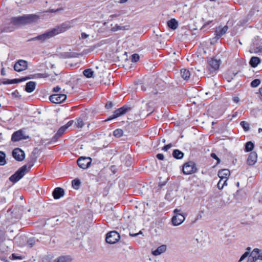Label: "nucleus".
I'll return each mask as SVG.
<instances>
[{
	"label": "nucleus",
	"mask_w": 262,
	"mask_h": 262,
	"mask_svg": "<svg viewBox=\"0 0 262 262\" xmlns=\"http://www.w3.org/2000/svg\"><path fill=\"white\" fill-rule=\"evenodd\" d=\"M71 26L67 23H63L60 26H57L56 28H53L45 33L38 35L36 37L31 38L29 41H33L39 40L41 42L55 36L61 33L64 32L71 28Z\"/></svg>",
	"instance_id": "f257e3e1"
},
{
	"label": "nucleus",
	"mask_w": 262,
	"mask_h": 262,
	"mask_svg": "<svg viewBox=\"0 0 262 262\" xmlns=\"http://www.w3.org/2000/svg\"><path fill=\"white\" fill-rule=\"evenodd\" d=\"M35 161L34 158H31L26 164L19 168L9 178V180L14 183L18 182L24 176L26 173L30 170L31 167L34 165Z\"/></svg>",
	"instance_id": "f03ea898"
},
{
	"label": "nucleus",
	"mask_w": 262,
	"mask_h": 262,
	"mask_svg": "<svg viewBox=\"0 0 262 262\" xmlns=\"http://www.w3.org/2000/svg\"><path fill=\"white\" fill-rule=\"evenodd\" d=\"M39 18L36 14H28L23 16L11 17L10 19L11 23L15 26L25 25L37 21Z\"/></svg>",
	"instance_id": "7ed1b4c3"
},
{
	"label": "nucleus",
	"mask_w": 262,
	"mask_h": 262,
	"mask_svg": "<svg viewBox=\"0 0 262 262\" xmlns=\"http://www.w3.org/2000/svg\"><path fill=\"white\" fill-rule=\"evenodd\" d=\"M221 64V60L214 57L211 58L207 62V70L210 75L213 76L219 70Z\"/></svg>",
	"instance_id": "20e7f679"
},
{
	"label": "nucleus",
	"mask_w": 262,
	"mask_h": 262,
	"mask_svg": "<svg viewBox=\"0 0 262 262\" xmlns=\"http://www.w3.org/2000/svg\"><path fill=\"white\" fill-rule=\"evenodd\" d=\"M198 168L194 162L189 161L184 163L182 166V172L185 175L196 173Z\"/></svg>",
	"instance_id": "39448f33"
},
{
	"label": "nucleus",
	"mask_w": 262,
	"mask_h": 262,
	"mask_svg": "<svg viewBox=\"0 0 262 262\" xmlns=\"http://www.w3.org/2000/svg\"><path fill=\"white\" fill-rule=\"evenodd\" d=\"M131 109L132 108L130 107L127 106L126 105H123L122 107L115 110L113 114L110 116L107 119L105 120V121H110L118 118L130 111Z\"/></svg>",
	"instance_id": "423d86ee"
},
{
	"label": "nucleus",
	"mask_w": 262,
	"mask_h": 262,
	"mask_svg": "<svg viewBox=\"0 0 262 262\" xmlns=\"http://www.w3.org/2000/svg\"><path fill=\"white\" fill-rule=\"evenodd\" d=\"M74 120H70L66 125L61 126L58 129L55 135L52 137V141L53 142H56L57 141L58 138L61 137L65 133L67 129L69 127H71L74 124Z\"/></svg>",
	"instance_id": "0eeeda50"
},
{
	"label": "nucleus",
	"mask_w": 262,
	"mask_h": 262,
	"mask_svg": "<svg viewBox=\"0 0 262 262\" xmlns=\"http://www.w3.org/2000/svg\"><path fill=\"white\" fill-rule=\"evenodd\" d=\"M250 52L258 53L262 52V39L255 38L250 47Z\"/></svg>",
	"instance_id": "6e6552de"
},
{
	"label": "nucleus",
	"mask_w": 262,
	"mask_h": 262,
	"mask_svg": "<svg viewBox=\"0 0 262 262\" xmlns=\"http://www.w3.org/2000/svg\"><path fill=\"white\" fill-rule=\"evenodd\" d=\"M180 210L175 209L174 212L176 215L171 219L172 224L173 226H178L181 224L185 220V216L181 213H180Z\"/></svg>",
	"instance_id": "1a4fd4ad"
},
{
	"label": "nucleus",
	"mask_w": 262,
	"mask_h": 262,
	"mask_svg": "<svg viewBox=\"0 0 262 262\" xmlns=\"http://www.w3.org/2000/svg\"><path fill=\"white\" fill-rule=\"evenodd\" d=\"M120 234L116 231H112L108 232L106 235V242L111 244L117 243L120 239Z\"/></svg>",
	"instance_id": "9d476101"
},
{
	"label": "nucleus",
	"mask_w": 262,
	"mask_h": 262,
	"mask_svg": "<svg viewBox=\"0 0 262 262\" xmlns=\"http://www.w3.org/2000/svg\"><path fill=\"white\" fill-rule=\"evenodd\" d=\"M92 159L90 157H80L77 160V165L82 169L88 168L91 164Z\"/></svg>",
	"instance_id": "9b49d317"
},
{
	"label": "nucleus",
	"mask_w": 262,
	"mask_h": 262,
	"mask_svg": "<svg viewBox=\"0 0 262 262\" xmlns=\"http://www.w3.org/2000/svg\"><path fill=\"white\" fill-rule=\"evenodd\" d=\"M28 67V61L23 59L17 60L14 66V69L17 72H20L27 69Z\"/></svg>",
	"instance_id": "f8f14e48"
},
{
	"label": "nucleus",
	"mask_w": 262,
	"mask_h": 262,
	"mask_svg": "<svg viewBox=\"0 0 262 262\" xmlns=\"http://www.w3.org/2000/svg\"><path fill=\"white\" fill-rule=\"evenodd\" d=\"M67 98V95L63 94H52L49 97V99L51 102L59 104L63 102Z\"/></svg>",
	"instance_id": "ddd939ff"
},
{
	"label": "nucleus",
	"mask_w": 262,
	"mask_h": 262,
	"mask_svg": "<svg viewBox=\"0 0 262 262\" xmlns=\"http://www.w3.org/2000/svg\"><path fill=\"white\" fill-rule=\"evenodd\" d=\"M27 138H28V136L24 135L22 129L15 132L11 136V140L13 142H17L21 140L27 139Z\"/></svg>",
	"instance_id": "4468645a"
},
{
	"label": "nucleus",
	"mask_w": 262,
	"mask_h": 262,
	"mask_svg": "<svg viewBox=\"0 0 262 262\" xmlns=\"http://www.w3.org/2000/svg\"><path fill=\"white\" fill-rule=\"evenodd\" d=\"M12 155L14 158L18 161H21L25 158L24 151L19 148H15L13 150Z\"/></svg>",
	"instance_id": "2eb2a0df"
},
{
	"label": "nucleus",
	"mask_w": 262,
	"mask_h": 262,
	"mask_svg": "<svg viewBox=\"0 0 262 262\" xmlns=\"http://www.w3.org/2000/svg\"><path fill=\"white\" fill-rule=\"evenodd\" d=\"M15 29V27L10 20V22L5 23L0 26V33L11 32L13 31Z\"/></svg>",
	"instance_id": "dca6fc26"
},
{
	"label": "nucleus",
	"mask_w": 262,
	"mask_h": 262,
	"mask_svg": "<svg viewBox=\"0 0 262 262\" xmlns=\"http://www.w3.org/2000/svg\"><path fill=\"white\" fill-rule=\"evenodd\" d=\"M228 30V26L227 25H226L223 27L219 26V27L216 28L215 31V38L219 39L222 36H223L227 32Z\"/></svg>",
	"instance_id": "f3484780"
},
{
	"label": "nucleus",
	"mask_w": 262,
	"mask_h": 262,
	"mask_svg": "<svg viewBox=\"0 0 262 262\" xmlns=\"http://www.w3.org/2000/svg\"><path fill=\"white\" fill-rule=\"evenodd\" d=\"M230 175V171L228 169H223L219 171L218 176L220 179L227 181Z\"/></svg>",
	"instance_id": "a211bd4d"
},
{
	"label": "nucleus",
	"mask_w": 262,
	"mask_h": 262,
	"mask_svg": "<svg viewBox=\"0 0 262 262\" xmlns=\"http://www.w3.org/2000/svg\"><path fill=\"white\" fill-rule=\"evenodd\" d=\"M257 155L256 152H251L247 160V163L249 165H253L257 161Z\"/></svg>",
	"instance_id": "6ab92c4d"
},
{
	"label": "nucleus",
	"mask_w": 262,
	"mask_h": 262,
	"mask_svg": "<svg viewBox=\"0 0 262 262\" xmlns=\"http://www.w3.org/2000/svg\"><path fill=\"white\" fill-rule=\"evenodd\" d=\"M52 195L55 199L57 200L64 195V191L62 188L56 187L53 191Z\"/></svg>",
	"instance_id": "aec40b11"
},
{
	"label": "nucleus",
	"mask_w": 262,
	"mask_h": 262,
	"mask_svg": "<svg viewBox=\"0 0 262 262\" xmlns=\"http://www.w3.org/2000/svg\"><path fill=\"white\" fill-rule=\"evenodd\" d=\"M260 251L258 249H254L250 253V255L253 257L255 259L262 260V253H260Z\"/></svg>",
	"instance_id": "412c9836"
},
{
	"label": "nucleus",
	"mask_w": 262,
	"mask_h": 262,
	"mask_svg": "<svg viewBox=\"0 0 262 262\" xmlns=\"http://www.w3.org/2000/svg\"><path fill=\"white\" fill-rule=\"evenodd\" d=\"M36 83L34 81H29L26 83L25 91L31 93L35 89Z\"/></svg>",
	"instance_id": "4be33fe9"
},
{
	"label": "nucleus",
	"mask_w": 262,
	"mask_h": 262,
	"mask_svg": "<svg viewBox=\"0 0 262 262\" xmlns=\"http://www.w3.org/2000/svg\"><path fill=\"white\" fill-rule=\"evenodd\" d=\"M166 250V246L165 245H162L158 247L157 249L155 250L152 251V253L154 255L157 256L165 252Z\"/></svg>",
	"instance_id": "5701e85b"
},
{
	"label": "nucleus",
	"mask_w": 262,
	"mask_h": 262,
	"mask_svg": "<svg viewBox=\"0 0 262 262\" xmlns=\"http://www.w3.org/2000/svg\"><path fill=\"white\" fill-rule=\"evenodd\" d=\"M260 61L261 60L259 57L253 56L250 59L249 64L252 68H255L258 66Z\"/></svg>",
	"instance_id": "b1692460"
},
{
	"label": "nucleus",
	"mask_w": 262,
	"mask_h": 262,
	"mask_svg": "<svg viewBox=\"0 0 262 262\" xmlns=\"http://www.w3.org/2000/svg\"><path fill=\"white\" fill-rule=\"evenodd\" d=\"M74 122V126L78 129L82 128L85 125L84 120L81 118H76Z\"/></svg>",
	"instance_id": "393cba45"
},
{
	"label": "nucleus",
	"mask_w": 262,
	"mask_h": 262,
	"mask_svg": "<svg viewBox=\"0 0 262 262\" xmlns=\"http://www.w3.org/2000/svg\"><path fill=\"white\" fill-rule=\"evenodd\" d=\"M167 26L170 28L175 30L178 26V22L174 18L171 19L167 21Z\"/></svg>",
	"instance_id": "a878e982"
},
{
	"label": "nucleus",
	"mask_w": 262,
	"mask_h": 262,
	"mask_svg": "<svg viewBox=\"0 0 262 262\" xmlns=\"http://www.w3.org/2000/svg\"><path fill=\"white\" fill-rule=\"evenodd\" d=\"M181 75L184 80H188L190 77V72L188 70L183 69L181 70Z\"/></svg>",
	"instance_id": "bb28decb"
},
{
	"label": "nucleus",
	"mask_w": 262,
	"mask_h": 262,
	"mask_svg": "<svg viewBox=\"0 0 262 262\" xmlns=\"http://www.w3.org/2000/svg\"><path fill=\"white\" fill-rule=\"evenodd\" d=\"M184 153L179 149H174L172 152L173 157L177 159H181L184 157Z\"/></svg>",
	"instance_id": "cd10ccee"
},
{
	"label": "nucleus",
	"mask_w": 262,
	"mask_h": 262,
	"mask_svg": "<svg viewBox=\"0 0 262 262\" xmlns=\"http://www.w3.org/2000/svg\"><path fill=\"white\" fill-rule=\"evenodd\" d=\"M254 147V144L252 142L249 141L246 143L245 150L246 152L251 151L253 149Z\"/></svg>",
	"instance_id": "c85d7f7f"
},
{
	"label": "nucleus",
	"mask_w": 262,
	"mask_h": 262,
	"mask_svg": "<svg viewBox=\"0 0 262 262\" xmlns=\"http://www.w3.org/2000/svg\"><path fill=\"white\" fill-rule=\"evenodd\" d=\"M70 257L65 256H61L55 259V262H71Z\"/></svg>",
	"instance_id": "c756f323"
},
{
	"label": "nucleus",
	"mask_w": 262,
	"mask_h": 262,
	"mask_svg": "<svg viewBox=\"0 0 262 262\" xmlns=\"http://www.w3.org/2000/svg\"><path fill=\"white\" fill-rule=\"evenodd\" d=\"M80 184L81 182L80 180L78 179H74L72 181V187L75 189H78L79 188Z\"/></svg>",
	"instance_id": "7c9ffc66"
},
{
	"label": "nucleus",
	"mask_w": 262,
	"mask_h": 262,
	"mask_svg": "<svg viewBox=\"0 0 262 262\" xmlns=\"http://www.w3.org/2000/svg\"><path fill=\"white\" fill-rule=\"evenodd\" d=\"M83 74L84 76H85L86 78H89L93 76L94 72L92 71V69H88L83 71Z\"/></svg>",
	"instance_id": "2f4dec72"
},
{
	"label": "nucleus",
	"mask_w": 262,
	"mask_h": 262,
	"mask_svg": "<svg viewBox=\"0 0 262 262\" xmlns=\"http://www.w3.org/2000/svg\"><path fill=\"white\" fill-rule=\"evenodd\" d=\"M31 76L32 78L34 79L45 78L48 77V75L47 73H37Z\"/></svg>",
	"instance_id": "473e14b6"
},
{
	"label": "nucleus",
	"mask_w": 262,
	"mask_h": 262,
	"mask_svg": "<svg viewBox=\"0 0 262 262\" xmlns=\"http://www.w3.org/2000/svg\"><path fill=\"white\" fill-rule=\"evenodd\" d=\"M6 163V154L4 152L0 151V165L3 166Z\"/></svg>",
	"instance_id": "72a5a7b5"
},
{
	"label": "nucleus",
	"mask_w": 262,
	"mask_h": 262,
	"mask_svg": "<svg viewBox=\"0 0 262 262\" xmlns=\"http://www.w3.org/2000/svg\"><path fill=\"white\" fill-rule=\"evenodd\" d=\"M9 248L8 246L6 245L5 242L0 243V251L3 253L8 251Z\"/></svg>",
	"instance_id": "f704fd0d"
},
{
	"label": "nucleus",
	"mask_w": 262,
	"mask_h": 262,
	"mask_svg": "<svg viewBox=\"0 0 262 262\" xmlns=\"http://www.w3.org/2000/svg\"><path fill=\"white\" fill-rule=\"evenodd\" d=\"M25 258L24 255H20L17 253H13L11 255L10 259L11 260H22Z\"/></svg>",
	"instance_id": "c9c22d12"
},
{
	"label": "nucleus",
	"mask_w": 262,
	"mask_h": 262,
	"mask_svg": "<svg viewBox=\"0 0 262 262\" xmlns=\"http://www.w3.org/2000/svg\"><path fill=\"white\" fill-rule=\"evenodd\" d=\"M123 132L122 129L120 128L116 129L113 132V135L117 138L121 137L123 135Z\"/></svg>",
	"instance_id": "e433bc0d"
},
{
	"label": "nucleus",
	"mask_w": 262,
	"mask_h": 262,
	"mask_svg": "<svg viewBox=\"0 0 262 262\" xmlns=\"http://www.w3.org/2000/svg\"><path fill=\"white\" fill-rule=\"evenodd\" d=\"M240 125L242 126L244 130L246 132L249 129V124L245 121H242L240 122Z\"/></svg>",
	"instance_id": "4c0bfd02"
},
{
	"label": "nucleus",
	"mask_w": 262,
	"mask_h": 262,
	"mask_svg": "<svg viewBox=\"0 0 262 262\" xmlns=\"http://www.w3.org/2000/svg\"><path fill=\"white\" fill-rule=\"evenodd\" d=\"M227 183L226 180H223L220 179L217 183V187L219 189H222L224 186H227Z\"/></svg>",
	"instance_id": "58836bf2"
},
{
	"label": "nucleus",
	"mask_w": 262,
	"mask_h": 262,
	"mask_svg": "<svg viewBox=\"0 0 262 262\" xmlns=\"http://www.w3.org/2000/svg\"><path fill=\"white\" fill-rule=\"evenodd\" d=\"M260 80L259 79H255L252 81L250 85L252 88H256L260 84Z\"/></svg>",
	"instance_id": "ea45409f"
},
{
	"label": "nucleus",
	"mask_w": 262,
	"mask_h": 262,
	"mask_svg": "<svg viewBox=\"0 0 262 262\" xmlns=\"http://www.w3.org/2000/svg\"><path fill=\"white\" fill-rule=\"evenodd\" d=\"M42 262H55V259H53V257L47 255L42 258Z\"/></svg>",
	"instance_id": "a19ab883"
},
{
	"label": "nucleus",
	"mask_w": 262,
	"mask_h": 262,
	"mask_svg": "<svg viewBox=\"0 0 262 262\" xmlns=\"http://www.w3.org/2000/svg\"><path fill=\"white\" fill-rule=\"evenodd\" d=\"M140 59V56L138 54H134L132 55L131 60L132 62H136Z\"/></svg>",
	"instance_id": "79ce46f5"
},
{
	"label": "nucleus",
	"mask_w": 262,
	"mask_h": 262,
	"mask_svg": "<svg viewBox=\"0 0 262 262\" xmlns=\"http://www.w3.org/2000/svg\"><path fill=\"white\" fill-rule=\"evenodd\" d=\"M250 249H251L250 247L247 248V251L245 252V253L242 255V256L241 257L238 262L242 261L243 260H244L246 257H247L248 256Z\"/></svg>",
	"instance_id": "37998d69"
},
{
	"label": "nucleus",
	"mask_w": 262,
	"mask_h": 262,
	"mask_svg": "<svg viewBox=\"0 0 262 262\" xmlns=\"http://www.w3.org/2000/svg\"><path fill=\"white\" fill-rule=\"evenodd\" d=\"M6 240V236L5 233L2 231H0V243L5 242Z\"/></svg>",
	"instance_id": "c03bdc74"
},
{
	"label": "nucleus",
	"mask_w": 262,
	"mask_h": 262,
	"mask_svg": "<svg viewBox=\"0 0 262 262\" xmlns=\"http://www.w3.org/2000/svg\"><path fill=\"white\" fill-rule=\"evenodd\" d=\"M21 82V80H19V79H13L11 80H9L7 83L8 84H14V83H18Z\"/></svg>",
	"instance_id": "a18cd8bd"
},
{
	"label": "nucleus",
	"mask_w": 262,
	"mask_h": 262,
	"mask_svg": "<svg viewBox=\"0 0 262 262\" xmlns=\"http://www.w3.org/2000/svg\"><path fill=\"white\" fill-rule=\"evenodd\" d=\"M210 156L213 159L217 161V164H219L220 162V158L217 156V155L215 153H211Z\"/></svg>",
	"instance_id": "49530a36"
},
{
	"label": "nucleus",
	"mask_w": 262,
	"mask_h": 262,
	"mask_svg": "<svg viewBox=\"0 0 262 262\" xmlns=\"http://www.w3.org/2000/svg\"><path fill=\"white\" fill-rule=\"evenodd\" d=\"M113 104L112 102L111 101H108L106 104H105V107L106 108V109H111L113 107Z\"/></svg>",
	"instance_id": "de8ad7c7"
},
{
	"label": "nucleus",
	"mask_w": 262,
	"mask_h": 262,
	"mask_svg": "<svg viewBox=\"0 0 262 262\" xmlns=\"http://www.w3.org/2000/svg\"><path fill=\"white\" fill-rule=\"evenodd\" d=\"M171 147H172V144L171 143H169L167 145H165L164 147H163L162 150L165 151H166L168 149H169Z\"/></svg>",
	"instance_id": "09e8293b"
},
{
	"label": "nucleus",
	"mask_w": 262,
	"mask_h": 262,
	"mask_svg": "<svg viewBox=\"0 0 262 262\" xmlns=\"http://www.w3.org/2000/svg\"><path fill=\"white\" fill-rule=\"evenodd\" d=\"M156 157L160 160H163L164 159V156L162 154H158L156 155Z\"/></svg>",
	"instance_id": "8fccbe9b"
},
{
	"label": "nucleus",
	"mask_w": 262,
	"mask_h": 262,
	"mask_svg": "<svg viewBox=\"0 0 262 262\" xmlns=\"http://www.w3.org/2000/svg\"><path fill=\"white\" fill-rule=\"evenodd\" d=\"M32 79L31 75L30 76H27V77H23L21 78H19V80H21V82H23L28 79Z\"/></svg>",
	"instance_id": "3c124183"
},
{
	"label": "nucleus",
	"mask_w": 262,
	"mask_h": 262,
	"mask_svg": "<svg viewBox=\"0 0 262 262\" xmlns=\"http://www.w3.org/2000/svg\"><path fill=\"white\" fill-rule=\"evenodd\" d=\"M256 260V259H255L254 258H253V257H251V256L249 255L248 258L247 262H255Z\"/></svg>",
	"instance_id": "603ef678"
},
{
	"label": "nucleus",
	"mask_w": 262,
	"mask_h": 262,
	"mask_svg": "<svg viewBox=\"0 0 262 262\" xmlns=\"http://www.w3.org/2000/svg\"><path fill=\"white\" fill-rule=\"evenodd\" d=\"M60 88L58 86H57L53 88V91L54 92H58L60 91Z\"/></svg>",
	"instance_id": "864d4df0"
},
{
	"label": "nucleus",
	"mask_w": 262,
	"mask_h": 262,
	"mask_svg": "<svg viewBox=\"0 0 262 262\" xmlns=\"http://www.w3.org/2000/svg\"><path fill=\"white\" fill-rule=\"evenodd\" d=\"M259 93L260 94V99L262 100V85L261 87L259 89Z\"/></svg>",
	"instance_id": "5fc2aeb1"
},
{
	"label": "nucleus",
	"mask_w": 262,
	"mask_h": 262,
	"mask_svg": "<svg viewBox=\"0 0 262 262\" xmlns=\"http://www.w3.org/2000/svg\"><path fill=\"white\" fill-rule=\"evenodd\" d=\"M81 36H82V37L83 38H85L88 37V35L86 34H85V33H82L81 34Z\"/></svg>",
	"instance_id": "6e6d98bb"
},
{
	"label": "nucleus",
	"mask_w": 262,
	"mask_h": 262,
	"mask_svg": "<svg viewBox=\"0 0 262 262\" xmlns=\"http://www.w3.org/2000/svg\"><path fill=\"white\" fill-rule=\"evenodd\" d=\"M127 1H128V0H120L119 3L120 4H123V3L127 2Z\"/></svg>",
	"instance_id": "4d7b16f0"
},
{
	"label": "nucleus",
	"mask_w": 262,
	"mask_h": 262,
	"mask_svg": "<svg viewBox=\"0 0 262 262\" xmlns=\"http://www.w3.org/2000/svg\"><path fill=\"white\" fill-rule=\"evenodd\" d=\"M258 132L259 133H260L261 132H262V128H259L258 129Z\"/></svg>",
	"instance_id": "13d9d810"
},
{
	"label": "nucleus",
	"mask_w": 262,
	"mask_h": 262,
	"mask_svg": "<svg viewBox=\"0 0 262 262\" xmlns=\"http://www.w3.org/2000/svg\"><path fill=\"white\" fill-rule=\"evenodd\" d=\"M234 101L236 102H238V98H234Z\"/></svg>",
	"instance_id": "bf43d9fd"
},
{
	"label": "nucleus",
	"mask_w": 262,
	"mask_h": 262,
	"mask_svg": "<svg viewBox=\"0 0 262 262\" xmlns=\"http://www.w3.org/2000/svg\"><path fill=\"white\" fill-rule=\"evenodd\" d=\"M139 234V233H137V234H135L134 236H136V235H138Z\"/></svg>",
	"instance_id": "052dcab7"
},
{
	"label": "nucleus",
	"mask_w": 262,
	"mask_h": 262,
	"mask_svg": "<svg viewBox=\"0 0 262 262\" xmlns=\"http://www.w3.org/2000/svg\"><path fill=\"white\" fill-rule=\"evenodd\" d=\"M165 142V139H164V140H163V142Z\"/></svg>",
	"instance_id": "680f3d73"
}]
</instances>
